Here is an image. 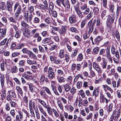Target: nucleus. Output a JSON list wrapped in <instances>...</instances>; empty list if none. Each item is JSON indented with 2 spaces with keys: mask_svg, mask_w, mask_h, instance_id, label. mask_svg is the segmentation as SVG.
Segmentation results:
<instances>
[{
  "mask_svg": "<svg viewBox=\"0 0 121 121\" xmlns=\"http://www.w3.org/2000/svg\"><path fill=\"white\" fill-rule=\"evenodd\" d=\"M107 54H106V56L107 58L111 57L110 52V48H108L106 51Z\"/></svg>",
  "mask_w": 121,
  "mask_h": 121,
  "instance_id": "57",
  "label": "nucleus"
},
{
  "mask_svg": "<svg viewBox=\"0 0 121 121\" xmlns=\"http://www.w3.org/2000/svg\"><path fill=\"white\" fill-rule=\"evenodd\" d=\"M83 58V55L82 53L79 54L77 58V60L78 61H82Z\"/></svg>",
  "mask_w": 121,
  "mask_h": 121,
  "instance_id": "44",
  "label": "nucleus"
},
{
  "mask_svg": "<svg viewBox=\"0 0 121 121\" xmlns=\"http://www.w3.org/2000/svg\"><path fill=\"white\" fill-rule=\"evenodd\" d=\"M0 81L2 88H3L4 86V76L1 75L0 76Z\"/></svg>",
  "mask_w": 121,
  "mask_h": 121,
  "instance_id": "24",
  "label": "nucleus"
},
{
  "mask_svg": "<svg viewBox=\"0 0 121 121\" xmlns=\"http://www.w3.org/2000/svg\"><path fill=\"white\" fill-rule=\"evenodd\" d=\"M51 42H52V41L51 38L48 37L43 39L42 41V42L44 44H46L48 43H50Z\"/></svg>",
  "mask_w": 121,
  "mask_h": 121,
  "instance_id": "31",
  "label": "nucleus"
},
{
  "mask_svg": "<svg viewBox=\"0 0 121 121\" xmlns=\"http://www.w3.org/2000/svg\"><path fill=\"white\" fill-rule=\"evenodd\" d=\"M99 51V48L98 47H95L93 50V52L95 54H97Z\"/></svg>",
  "mask_w": 121,
  "mask_h": 121,
  "instance_id": "52",
  "label": "nucleus"
},
{
  "mask_svg": "<svg viewBox=\"0 0 121 121\" xmlns=\"http://www.w3.org/2000/svg\"><path fill=\"white\" fill-rule=\"evenodd\" d=\"M16 89L17 91L21 95H22L23 94V92L22 89L19 86H16Z\"/></svg>",
  "mask_w": 121,
  "mask_h": 121,
  "instance_id": "47",
  "label": "nucleus"
},
{
  "mask_svg": "<svg viewBox=\"0 0 121 121\" xmlns=\"http://www.w3.org/2000/svg\"><path fill=\"white\" fill-rule=\"evenodd\" d=\"M58 74L60 76H64L65 74L64 70L63 69H58L57 71Z\"/></svg>",
  "mask_w": 121,
  "mask_h": 121,
  "instance_id": "32",
  "label": "nucleus"
},
{
  "mask_svg": "<svg viewBox=\"0 0 121 121\" xmlns=\"http://www.w3.org/2000/svg\"><path fill=\"white\" fill-rule=\"evenodd\" d=\"M53 68L51 67H49L48 69V67L46 66L45 67L43 70L44 74V75H46L47 73V71L48 73V77L49 79L50 80H52L55 78V73L53 71Z\"/></svg>",
  "mask_w": 121,
  "mask_h": 121,
  "instance_id": "1",
  "label": "nucleus"
},
{
  "mask_svg": "<svg viewBox=\"0 0 121 121\" xmlns=\"http://www.w3.org/2000/svg\"><path fill=\"white\" fill-rule=\"evenodd\" d=\"M11 70L12 73H16L18 71V68L16 66H13L11 68Z\"/></svg>",
  "mask_w": 121,
  "mask_h": 121,
  "instance_id": "23",
  "label": "nucleus"
},
{
  "mask_svg": "<svg viewBox=\"0 0 121 121\" xmlns=\"http://www.w3.org/2000/svg\"><path fill=\"white\" fill-rule=\"evenodd\" d=\"M36 103L34 101H33L32 100H31L30 101L29 104V108H32V106L33 108L35 109V107L36 106Z\"/></svg>",
  "mask_w": 121,
  "mask_h": 121,
  "instance_id": "27",
  "label": "nucleus"
},
{
  "mask_svg": "<svg viewBox=\"0 0 121 121\" xmlns=\"http://www.w3.org/2000/svg\"><path fill=\"white\" fill-rule=\"evenodd\" d=\"M93 67L98 73H101L103 71L99 64L95 62H94L93 64Z\"/></svg>",
  "mask_w": 121,
  "mask_h": 121,
  "instance_id": "7",
  "label": "nucleus"
},
{
  "mask_svg": "<svg viewBox=\"0 0 121 121\" xmlns=\"http://www.w3.org/2000/svg\"><path fill=\"white\" fill-rule=\"evenodd\" d=\"M9 95L13 97V98H15L16 96V94L15 93L14 91L13 90H11L8 91Z\"/></svg>",
  "mask_w": 121,
  "mask_h": 121,
  "instance_id": "38",
  "label": "nucleus"
},
{
  "mask_svg": "<svg viewBox=\"0 0 121 121\" xmlns=\"http://www.w3.org/2000/svg\"><path fill=\"white\" fill-rule=\"evenodd\" d=\"M100 91V89L99 87H95L93 92V96L95 97L98 96L99 94Z\"/></svg>",
  "mask_w": 121,
  "mask_h": 121,
  "instance_id": "12",
  "label": "nucleus"
},
{
  "mask_svg": "<svg viewBox=\"0 0 121 121\" xmlns=\"http://www.w3.org/2000/svg\"><path fill=\"white\" fill-rule=\"evenodd\" d=\"M71 13H70L68 14V15L69 16V21L70 24H73L77 23L78 21L76 15L74 13L73 14H71Z\"/></svg>",
  "mask_w": 121,
  "mask_h": 121,
  "instance_id": "5",
  "label": "nucleus"
},
{
  "mask_svg": "<svg viewBox=\"0 0 121 121\" xmlns=\"http://www.w3.org/2000/svg\"><path fill=\"white\" fill-rule=\"evenodd\" d=\"M76 12V13L77 15L80 18H82L83 17V16L82 14V12L81 11L79 10L77 11V12Z\"/></svg>",
  "mask_w": 121,
  "mask_h": 121,
  "instance_id": "58",
  "label": "nucleus"
},
{
  "mask_svg": "<svg viewBox=\"0 0 121 121\" xmlns=\"http://www.w3.org/2000/svg\"><path fill=\"white\" fill-rule=\"evenodd\" d=\"M25 30L22 31L24 36L27 37H30V30L28 29H25Z\"/></svg>",
  "mask_w": 121,
  "mask_h": 121,
  "instance_id": "20",
  "label": "nucleus"
},
{
  "mask_svg": "<svg viewBox=\"0 0 121 121\" xmlns=\"http://www.w3.org/2000/svg\"><path fill=\"white\" fill-rule=\"evenodd\" d=\"M28 55H29V57L33 60H35L37 58L36 56L31 51Z\"/></svg>",
  "mask_w": 121,
  "mask_h": 121,
  "instance_id": "35",
  "label": "nucleus"
},
{
  "mask_svg": "<svg viewBox=\"0 0 121 121\" xmlns=\"http://www.w3.org/2000/svg\"><path fill=\"white\" fill-rule=\"evenodd\" d=\"M65 90L66 92H68L70 91L71 89L70 86L69 85L66 84L64 86Z\"/></svg>",
  "mask_w": 121,
  "mask_h": 121,
  "instance_id": "43",
  "label": "nucleus"
},
{
  "mask_svg": "<svg viewBox=\"0 0 121 121\" xmlns=\"http://www.w3.org/2000/svg\"><path fill=\"white\" fill-rule=\"evenodd\" d=\"M87 22V21L86 19L82 20L81 22V27L82 28H83L85 26Z\"/></svg>",
  "mask_w": 121,
  "mask_h": 121,
  "instance_id": "61",
  "label": "nucleus"
},
{
  "mask_svg": "<svg viewBox=\"0 0 121 121\" xmlns=\"http://www.w3.org/2000/svg\"><path fill=\"white\" fill-rule=\"evenodd\" d=\"M43 89L48 94L51 95L52 93L49 89L46 87H43Z\"/></svg>",
  "mask_w": 121,
  "mask_h": 121,
  "instance_id": "51",
  "label": "nucleus"
},
{
  "mask_svg": "<svg viewBox=\"0 0 121 121\" xmlns=\"http://www.w3.org/2000/svg\"><path fill=\"white\" fill-rule=\"evenodd\" d=\"M115 44L113 45L111 47V52L112 54V55H114L115 53L116 52L115 51Z\"/></svg>",
  "mask_w": 121,
  "mask_h": 121,
  "instance_id": "49",
  "label": "nucleus"
},
{
  "mask_svg": "<svg viewBox=\"0 0 121 121\" xmlns=\"http://www.w3.org/2000/svg\"><path fill=\"white\" fill-rule=\"evenodd\" d=\"M120 57H115L113 58V60L116 64H117L120 62Z\"/></svg>",
  "mask_w": 121,
  "mask_h": 121,
  "instance_id": "50",
  "label": "nucleus"
},
{
  "mask_svg": "<svg viewBox=\"0 0 121 121\" xmlns=\"http://www.w3.org/2000/svg\"><path fill=\"white\" fill-rule=\"evenodd\" d=\"M54 6L52 2H50L49 5V13L50 15L52 13H51V12H52V11L53 9Z\"/></svg>",
  "mask_w": 121,
  "mask_h": 121,
  "instance_id": "25",
  "label": "nucleus"
},
{
  "mask_svg": "<svg viewBox=\"0 0 121 121\" xmlns=\"http://www.w3.org/2000/svg\"><path fill=\"white\" fill-rule=\"evenodd\" d=\"M15 17L13 18V17H10L9 18V21L10 22H12L13 23H16L17 22V18L16 16V15L15 16Z\"/></svg>",
  "mask_w": 121,
  "mask_h": 121,
  "instance_id": "29",
  "label": "nucleus"
},
{
  "mask_svg": "<svg viewBox=\"0 0 121 121\" xmlns=\"http://www.w3.org/2000/svg\"><path fill=\"white\" fill-rule=\"evenodd\" d=\"M88 25V29L87 31H88V33L89 35L92 33L93 32L94 29V27H92L89 25Z\"/></svg>",
  "mask_w": 121,
  "mask_h": 121,
  "instance_id": "34",
  "label": "nucleus"
},
{
  "mask_svg": "<svg viewBox=\"0 0 121 121\" xmlns=\"http://www.w3.org/2000/svg\"><path fill=\"white\" fill-rule=\"evenodd\" d=\"M7 30V28L6 27H5L4 29L0 28V33H2L1 35H2V34L4 33V37L6 35Z\"/></svg>",
  "mask_w": 121,
  "mask_h": 121,
  "instance_id": "39",
  "label": "nucleus"
},
{
  "mask_svg": "<svg viewBox=\"0 0 121 121\" xmlns=\"http://www.w3.org/2000/svg\"><path fill=\"white\" fill-rule=\"evenodd\" d=\"M88 113V114L87 115L86 117V119L87 120H89L91 119L93 116V114L92 113L90 112Z\"/></svg>",
  "mask_w": 121,
  "mask_h": 121,
  "instance_id": "60",
  "label": "nucleus"
},
{
  "mask_svg": "<svg viewBox=\"0 0 121 121\" xmlns=\"http://www.w3.org/2000/svg\"><path fill=\"white\" fill-rule=\"evenodd\" d=\"M66 29L64 26L62 27L60 30L59 33L60 35H64L66 31Z\"/></svg>",
  "mask_w": 121,
  "mask_h": 121,
  "instance_id": "22",
  "label": "nucleus"
},
{
  "mask_svg": "<svg viewBox=\"0 0 121 121\" xmlns=\"http://www.w3.org/2000/svg\"><path fill=\"white\" fill-rule=\"evenodd\" d=\"M66 81L67 82H69V84H72V78L71 76H69L67 78Z\"/></svg>",
  "mask_w": 121,
  "mask_h": 121,
  "instance_id": "59",
  "label": "nucleus"
},
{
  "mask_svg": "<svg viewBox=\"0 0 121 121\" xmlns=\"http://www.w3.org/2000/svg\"><path fill=\"white\" fill-rule=\"evenodd\" d=\"M37 99L38 102L41 104L45 108H46L48 113L49 115L53 114V108L52 109L50 105H47L46 103L44 101L40 98H37Z\"/></svg>",
  "mask_w": 121,
  "mask_h": 121,
  "instance_id": "2",
  "label": "nucleus"
},
{
  "mask_svg": "<svg viewBox=\"0 0 121 121\" xmlns=\"http://www.w3.org/2000/svg\"><path fill=\"white\" fill-rule=\"evenodd\" d=\"M65 55L64 50L61 49L60 50L58 55L60 59H62L64 57Z\"/></svg>",
  "mask_w": 121,
  "mask_h": 121,
  "instance_id": "16",
  "label": "nucleus"
},
{
  "mask_svg": "<svg viewBox=\"0 0 121 121\" xmlns=\"http://www.w3.org/2000/svg\"><path fill=\"white\" fill-rule=\"evenodd\" d=\"M107 63V61L106 60L104 59L103 60V63L102 65L103 69H104L106 68Z\"/></svg>",
  "mask_w": 121,
  "mask_h": 121,
  "instance_id": "40",
  "label": "nucleus"
},
{
  "mask_svg": "<svg viewBox=\"0 0 121 121\" xmlns=\"http://www.w3.org/2000/svg\"><path fill=\"white\" fill-rule=\"evenodd\" d=\"M18 115H17L16 117V121H21L23 118V112L21 111L18 112Z\"/></svg>",
  "mask_w": 121,
  "mask_h": 121,
  "instance_id": "11",
  "label": "nucleus"
},
{
  "mask_svg": "<svg viewBox=\"0 0 121 121\" xmlns=\"http://www.w3.org/2000/svg\"><path fill=\"white\" fill-rule=\"evenodd\" d=\"M13 2L11 1L8 0L6 2V10L10 12L12 10Z\"/></svg>",
  "mask_w": 121,
  "mask_h": 121,
  "instance_id": "8",
  "label": "nucleus"
},
{
  "mask_svg": "<svg viewBox=\"0 0 121 121\" xmlns=\"http://www.w3.org/2000/svg\"><path fill=\"white\" fill-rule=\"evenodd\" d=\"M9 103L10 104L11 107H15L17 105V103L13 101H10Z\"/></svg>",
  "mask_w": 121,
  "mask_h": 121,
  "instance_id": "63",
  "label": "nucleus"
},
{
  "mask_svg": "<svg viewBox=\"0 0 121 121\" xmlns=\"http://www.w3.org/2000/svg\"><path fill=\"white\" fill-rule=\"evenodd\" d=\"M44 21L48 24H49L51 22L52 18L48 16L44 19Z\"/></svg>",
  "mask_w": 121,
  "mask_h": 121,
  "instance_id": "46",
  "label": "nucleus"
},
{
  "mask_svg": "<svg viewBox=\"0 0 121 121\" xmlns=\"http://www.w3.org/2000/svg\"><path fill=\"white\" fill-rule=\"evenodd\" d=\"M90 9L89 8H87L85 9L82 13L84 15H86L90 13Z\"/></svg>",
  "mask_w": 121,
  "mask_h": 121,
  "instance_id": "55",
  "label": "nucleus"
},
{
  "mask_svg": "<svg viewBox=\"0 0 121 121\" xmlns=\"http://www.w3.org/2000/svg\"><path fill=\"white\" fill-rule=\"evenodd\" d=\"M96 21V20L95 19L94 20L93 22H92V20H91L88 23L87 25H89L93 27L94 26Z\"/></svg>",
  "mask_w": 121,
  "mask_h": 121,
  "instance_id": "41",
  "label": "nucleus"
},
{
  "mask_svg": "<svg viewBox=\"0 0 121 121\" xmlns=\"http://www.w3.org/2000/svg\"><path fill=\"white\" fill-rule=\"evenodd\" d=\"M5 67L8 69L9 68L11 65V63L10 61L9 60H6L5 61Z\"/></svg>",
  "mask_w": 121,
  "mask_h": 121,
  "instance_id": "33",
  "label": "nucleus"
},
{
  "mask_svg": "<svg viewBox=\"0 0 121 121\" xmlns=\"http://www.w3.org/2000/svg\"><path fill=\"white\" fill-rule=\"evenodd\" d=\"M38 107L40 112L43 114L44 116L46 117L47 116V114L45 111L44 110L42 106L40 105H38Z\"/></svg>",
  "mask_w": 121,
  "mask_h": 121,
  "instance_id": "18",
  "label": "nucleus"
},
{
  "mask_svg": "<svg viewBox=\"0 0 121 121\" xmlns=\"http://www.w3.org/2000/svg\"><path fill=\"white\" fill-rule=\"evenodd\" d=\"M40 22V19L38 17H35L34 19L33 22L35 24H38Z\"/></svg>",
  "mask_w": 121,
  "mask_h": 121,
  "instance_id": "53",
  "label": "nucleus"
},
{
  "mask_svg": "<svg viewBox=\"0 0 121 121\" xmlns=\"http://www.w3.org/2000/svg\"><path fill=\"white\" fill-rule=\"evenodd\" d=\"M65 60L67 62H68L69 61L70 56L68 54H66L65 56Z\"/></svg>",
  "mask_w": 121,
  "mask_h": 121,
  "instance_id": "62",
  "label": "nucleus"
},
{
  "mask_svg": "<svg viewBox=\"0 0 121 121\" xmlns=\"http://www.w3.org/2000/svg\"><path fill=\"white\" fill-rule=\"evenodd\" d=\"M45 80L46 82L49 81L47 77L45 78V76L43 75L41 76L39 81L40 82V83L43 82Z\"/></svg>",
  "mask_w": 121,
  "mask_h": 121,
  "instance_id": "14",
  "label": "nucleus"
},
{
  "mask_svg": "<svg viewBox=\"0 0 121 121\" xmlns=\"http://www.w3.org/2000/svg\"><path fill=\"white\" fill-rule=\"evenodd\" d=\"M57 103L59 107L60 108L61 110H63L64 109V107L62 104L60 100H58L57 101Z\"/></svg>",
  "mask_w": 121,
  "mask_h": 121,
  "instance_id": "56",
  "label": "nucleus"
},
{
  "mask_svg": "<svg viewBox=\"0 0 121 121\" xmlns=\"http://www.w3.org/2000/svg\"><path fill=\"white\" fill-rule=\"evenodd\" d=\"M57 79L58 80V82L60 83L64 82L65 80V79L63 77H57Z\"/></svg>",
  "mask_w": 121,
  "mask_h": 121,
  "instance_id": "37",
  "label": "nucleus"
},
{
  "mask_svg": "<svg viewBox=\"0 0 121 121\" xmlns=\"http://www.w3.org/2000/svg\"><path fill=\"white\" fill-rule=\"evenodd\" d=\"M85 110L86 113L88 114L90 112V111H93L94 110V107L93 106L91 105H90L89 106V107L85 108Z\"/></svg>",
  "mask_w": 121,
  "mask_h": 121,
  "instance_id": "21",
  "label": "nucleus"
},
{
  "mask_svg": "<svg viewBox=\"0 0 121 121\" xmlns=\"http://www.w3.org/2000/svg\"><path fill=\"white\" fill-rule=\"evenodd\" d=\"M81 5L80 6V9L82 11H83V10H84L87 8V5L86 3L84 4H81Z\"/></svg>",
  "mask_w": 121,
  "mask_h": 121,
  "instance_id": "42",
  "label": "nucleus"
},
{
  "mask_svg": "<svg viewBox=\"0 0 121 121\" xmlns=\"http://www.w3.org/2000/svg\"><path fill=\"white\" fill-rule=\"evenodd\" d=\"M115 15L113 14L112 17L109 16L108 19H107L106 22V25L108 27H111L112 25L111 24L113 23L115 17Z\"/></svg>",
  "mask_w": 121,
  "mask_h": 121,
  "instance_id": "6",
  "label": "nucleus"
},
{
  "mask_svg": "<svg viewBox=\"0 0 121 121\" xmlns=\"http://www.w3.org/2000/svg\"><path fill=\"white\" fill-rule=\"evenodd\" d=\"M99 54L100 55L105 56L106 55L105 49H101L99 51Z\"/></svg>",
  "mask_w": 121,
  "mask_h": 121,
  "instance_id": "45",
  "label": "nucleus"
},
{
  "mask_svg": "<svg viewBox=\"0 0 121 121\" xmlns=\"http://www.w3.org/2000/svg\"><path fill=\"white\" fill-rule=\"evenodd\" d=\"M13 9L14 12H15V15L16 17H18L22 11L21 6L20 3L16 2L14 5Z\"/></svg>",
  "mask_w": 121,
  "mask_h": 121,
  "instance_id": "4",
  "label": "nucleus"
},
{
  "mask_svg": "<svg viewBox=\"0 0 121 121\" xmlns=\"http://www.w3.org/2000/svg\"><path fill=\"white\" fill-rule=\"evenodd\" d=\"M0 8L2 10H6V4L5 2H2L1 3Z\"/></svg>",
  "mask_w": 121,
  "mask_h": 121,
  "instance_id": "30",
  "label": "nucleus"
},
{
  "mask_svg": "<svg viewBox=\"0 0 121 121\" xmlns=\"http://www.w3.org/2000/svg\"><path fill=\"white\" fill-rule=\"evenodd\" d=\"M48 2L47 0H45L43 2L44 5L40 4L39 6L41 9L45 10L48 8Z\"/></svg>",
  "mask_w": 121,
  "mask_h": 121,
  "instance_id": "9",
  "label": "nucleus"
},
{
  "mask_svg": "<svg viewBox=\"0 0 121 121\" xmlns=\"http://www.w3.org/2000/svg\"><path fill=\"white\" fill-rule=\"evenodd\" d=\"M50 59L52 62L53 63L57 59L56 55L54 52L51 53L50 54Z\"/></svg>",
  "mask_w": 121,
  "mask_h": 121,
  "instance_id": "13",
  "label": "nucleus"
},
{
  "mask_svg": "<svg viewBox=\"0 0 121 121\" xmlns=\"http://www.w3.org/2000/svg\"><path fill=\"white\" fill-rule=\"evenodd\" d=\"M23 18L25 22L27 23L29 22V13L28 11L24 12Z\"/></svg>",
  "mask_w": 121,
  "mask_h": 121,
  "instance_id": "17",
  "label": "nucleus"
},
{
  "mask_svg": "<svg viewBox=\"0 0 121 121\" xmlns=\"http://www.w3.org/2000/svg\"><path fill=\"white\" fill-rule=\"evenodd\" d=\"M6 90L5 89H3L2 91V94L1 95V99L2 100H3L5 99L6 96Z\"/></svg>",
  "mask_w": 121,
  "mask_h": 121,
  "instance_id": "28",
  "label": "nucleus"
},
{
  "mask_svg": "<svg viewBox=\"0 0 121 121\" xmlns=\"http://www.w3.org/2000/svg\"><path fill=\"white\" fill-rule=\"evenodd\" d=\"M21 25L22 26V30H25V29H28L27 28L28 26V25L24 21H22L21 22Z\"/></svg>",
  "mask_w": 121,
  "mask_h": 121,
  "instance_id": "15",
  "label": "nucleus"
},
{
  "mask_svg": "<svg viewBox=\"0 0 121 121\" xmlns=\"http://www.w3.org/2000/svg\"><path fill=\"white\" fill-rule=\"evenodd\" d=\"M96 21V26H99L102 24L100 19L99 18H97Z\"/></svg>",
  "mask_w": 121,
  "mask_h": 121,
  "instance_id": "64",
  "label": "nucleus"
},
{
  "mask_svg": "<svg viewBox=\"0 0 121 121\" xmlns=\"http://www.w3.org/2000/svg\"><path fill=\"white\" fill-rule=\"evenodd\" d=\"M29 88L30 91L33 93L35 92V89L36 88L32 84H30L29 85Z\"/></svg>",
  "mask_w": 121,
  "mask_h": 121,
  "instance_id": "36",
  "label": "nucleus"
},
{
  "mask_svg": "<svg viewBox=\"0 0 121 121\" xmlns=\"http://www.w3.org/2000/svg\"><path fill=\"white\" fill-rule=\"evenodd\" d=\"M103 38V37H102L100 36H97L94 40L95 44H98L100 41L102 40Z\"/></svg>",
  "mask_w": 121,
  "mask_h": 121,
  "instance_id": "19",
  "label": "nucleus"
},
{
  "mask_svg": "<svg viewBox=\"0 0 121 121\" xmlns=\"http://www.w3.org/2000/svg\"><path fill=\"white\" fill-rule=\"evenodd\" d=\"M101 102L104 103L105 102L107 104L108 102V100L106 98L104 97V95L102 96L101 98Z\"/></svg>",
  "mask_w": 121,
  "mask_h": 121,
  "instance_id": "54",
  "label": "nucleus"
},
{
  "mask_svg": "<svg viewBox=\"0 0 121 121\" xmlns=\"http://www.w3.org/2000/svg\"><path fill=\"white\" fill-rule=\"evenodd\" d=\"M121 113L120 109H116L113 111L110 118V121H117Z\"/></svg>",
  "mask_w": 121,
  "mask_h": 121,
  "instance_id": "3",
  "label": "nucleus"
},
{
  "mask_svg": "<svg viewBox=\"0 0 121 121\" xmlns=\"http://www.w3.org/2000/svg\"><path fill=\"white\" fill-rule=\"evenodd\" d=\"M39 94L42 97L45 98V97L46 94L44 90H41L39 92Z\"/></svg>",
  "mask_w": 121,
  "mask_h": 121,
  "instance_id": "48",
  "label": "nucleus"
},
{
  "mask_svg": "<svg viewBox=\"0 0 121 121\" xmlns=\"http://www.w3.org/2000/svg\"><path fill=\"white\" fill-rule=\"evenodd\" d=\"M34 60H31L28 57V59L27 60V63L30 65L35 64L37 63V62Z\"/></svg>",
  "mask_w": 121,
  "mask_h": 121,
  "instance_id": "26",
  "label": "nucleus"
},
{
  "mask_svg": "<svg viewBox=\"0 0 121 121\" xmlns=\"http://www.w3.org/2000/svg\"><path fill=\"white\" fill-rule=\"evenodd\" d=\"M60 1L65 9L68 11L70 8V4L69 1H65L64 0H60Z\"/></svg>",
  "mask_w": 121,
  "mask_h": 121,
  "instance_id": "10",
  "label": "nucleus"
}]
</instances>
